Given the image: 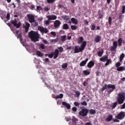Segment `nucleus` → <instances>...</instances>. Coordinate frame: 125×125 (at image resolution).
I'll use <instances>...</instances> for the list:
<instances>
[{"label":"nucleus","instance_id":"nucleus-1","mask_svg":"<svg viewBox=\"0 0 125 125\" xmlns=\"http://www.w3.org/2000/svg\"><path fill=\"white\" fill-rule=\"evenodd\" d=\"M78 43H82L81 47L79 48L78 46H75L74 53H79V52H83V51L84 50L85 46H86V41H83V37L78 38Z\"/></svg>","mask_w":125,"mask_h":125},{"label":"nucleus","instance_id":"nucleus-2","mask_svg":"<svg viewBox=\"0 0 125 125\" xmlns=\"http://www.w3.org/2000/svg\"><path fill=\"white\" fill-rule=\"evenodd\" d=\"M107 88H111L108 90L107 93L108 94H111L113 91H114V89H116V86L114 84H109L107 85V84H104L101 90V92H103L105 89H107Z\"/></svg>","mask_w":125,"mask_h":125},{"label":"nucleus","instance_id":"nucleus-3","mask_svg":"<svg viewBox=\"0 0 125 125\" xmlns=\"http://www.w3.org/2000/svg\"><path fill=\"white\" fill-rule=\"evenodd\" d=\"M28 34L29 38L32 42H39V33L38 32L31 31L29 32Z\"/></svg>","mask_w":125,"mask_h":125},{"label":"nucleus","instance_id":"nucleus-4","mask_svg":"<svg viewBox=\"0 0 125 125\" xmlns=\"http://www.w3.org/2000/svg\"><path fill=\"white\" fill-rule=\"evenodd\" d=\"M117 103L118 104H123L125 100V93H119L117 94Z\"/></svg>","mask_w":125,"mask_h":125},{"label":"nucleus","instance_id":"nucleus-5","mask_svg":"<svg viewBox=\"0 0 125 125\" xmlns=\"http://www.w3.org/2000/svg\"><path fill=\"white\" fill-rule=\"evenodd\" d=\"M80 109L81 110L79 112V115L81 117H86L88 114V109L83 107H80Z\"/></svg>","mask_w":125,"mask_h":125},{"label":"nucleus","instance_id":"nucleus-6","mask_svg":"<svg viewBox=\"0 0 125 125\" xmlns=\"http://www.w3.org/2000/svg\"><path fill=\"white\" fill-rule=\"evenodd\" d=\"M10 23L12 25H13L14 27H16L17 28L21 27V22H19L17 23V20L16 19H15L14 20H11Z\"/></svg>","mask_w":125,"mask_h":125},{"label":"nucleus","instance_id":"nucleus-7","mask_svg":"<svg viewBox=\"0 0 125 125\" xmlns=\"http://www.w3.org/2000/svg\"><path fill=\"white\" fill-rule=\"evenodd\" d=\"M118 120H124L125 118V111L120 112L115 117Z\"/></svg>","mask_w":125,"mask_h":125},{"label":"nucleus","instance_id":"nucleus-8","mask_svg":"<svg viewBox=\"0 0 125 125\" xmlns=\"http://www.w3.org/2000/svg\"><path fill=\"white\" fill-rule=\"evenodd\" d=\"M118 47V42L117 41H114L113 42V46L110 47V51L111 52H113V51H115L117 48Z\"/></svg>","mask_w":125,"mask_h":125},{"label":"nucleus","instance_id":"nucleus-9","mask_svg":"<svg viewBox=\"0 0 125 125\" xmlns=\"http://www.w3.org/2000/svg\"><path fill=\"white\" fill-rule=\"evenodd\" d=\"M27 18L30 23H33L35 22V16L32 14H28Z\"/></svg>","mask_w":125,"mask_h":125},{"label":"nucleus","instance_id":"nucleus-10","mask_svg":"<svg viewBox=\"0 0 125 125\" xmlns=\"http://www.w3.org/2000/svg\"><path fill=\"white\" fill-rule=\"evenodd\" d=\"M38 30L41 32V33H44L45 34H47L48 32V30L47 28H44L42 26H39Z\"/></svg>","mask_w":125,"mask_h":125},{"label":"nucleus","instance_id":"nucleus-11","mask_svg":"<svg viewBox=\"0 0 125 125\" xmlns=\"http://www.w3.org/2000/svg\"><path fill=\"white\" fill-rule=\"evenodd\" d=\"M46 18L50 20V21L51 20H56V19H57V16L55 15H48L47 16Z\"/></svg>","mask_w":125,"mask_h":125},{"label":"nucleus","instance_id":"nucleus-12","mask_svg":"<svg viewBox=\"0 0 125 125\" xmlns=\"http://www.w3.org/2000/svg\"><path fill=\"white\" fill-rule=\"evenodd\" d=\"M61 25V21L59 20H56L54 23V26L55 28H59Z\"/></svg>","mask_w":125,"mask_h":125},{"label":"nucleus","instance_id":"nucleus-13","mask_svg":"<svg viewBox=\"0 0 125 125\" xmlns=\"http://www.w3.org/2000/svg\"><path fill=\"white\" fill-rule=\"evenodd\" d=\"M101 39H102V38H101L100 36L96 35L94 38V42L97 43L100 42H101Z\"/></svg>","mask_w":125,"mask_h":125},{"label":"nucleus","instance_id":"nucleus-14","mask_svg":"<svg viewBox=\"0 0 125 125\" xmlns=\"http://www.w3.org/2000/svg\"><path fill=\"white\" fill-rule=\"evenodd\" d=\"M53 54L54 55V59H56V58L58 57V55H59V51L58 50V49H55Z\"/></svg>","mask_w":125,"mask_h":125},{"label":"nucleus","instance_id":"nucleus-15","mask_svg":"<svg viewBox=\"0 0 125 125\" xmlns=\"http://www.w3.org/2000/svg\"><path fill=\"white\" fill-rule=\"evenodd\" d=\"M93 66H94V62H93V61H90L87 63V67H88V68H89L90 69L92 68Z\"/></svg>","mask_w":125,"mask_h":125},{"label":"nucleus","instance_id":"nucleus-16","mask_svg":"<svg viewBox=\"0 0 125 125\" xmlns=\"http://www.w3.org/2000/svg\"><path fill=\"white\" fill-rule=\"evenodd\" d=\"M88 61V59L86 58L84 61H83L80 63V66L81 67H83L86 64V62Z\"/></svg>","mask_w":125,"mask_h":125},{"label":"nucleus","instance_id":"nucleus-17","mask_svg":"<svg viewBox=\"0 0 125 125\" xmlns=\"http://www.w3.org/2000/svg\"><path fill=\"white\" fill-rule=\"evenodd\" d=\"M62 105H63V106H65L66 108H67V109H71V105H70V104L66 103V102H62Z\"/></svg>","mask_w":125,"mask_h":125},{"label":"nucleus","instance_id":"nucleus-18","mask_svg":"<svg viewBox=\"0 0 125 125\" xmlns=\"http://www.w3.org/2000/svg\"><path fill=\"white\" fill-rule=\"evenodd\" d=\"M108 59V56L104 55L103 57L101 58L100 59V60L102 61V62H106L107 61V60Z\"/></svg>","mask_w":125,"mask_h":125},{"label":"nucleus","instance_id":"nucleus-19","mask_svg":"<svg viewBox=\"0 0 125 125\" xmlns=\"http://www.w3.org/2000/svg\"><path fill=\"white\" fill-rule=\"evenodd\" d=\"M113 119V115H109L108 116L107 118L105 119L106 122H111V120Z\"/></svg>","mask_w":125,"mask_h":125},{"label":"nucleus","instance_id":"nucleus-20","mask_svg":"<svg viewBox=\"0 0 125 125\" xmlns=\"http://www.w3.org/2000/svg\"><path fill=\"white\" fill-rule=\"evenodd\" d=\"M71 21L72 23H73V24H75V25H77L78 20H77V19H76L75 18H71Z\"/></svg>","mask_w":125,"mask_h":125},{"label":"nucleus","instance_id":"nucleus-21","mask_svg":"<svg viewBox=\"0 0 125 125\" xmlns=\"http://www.w3.org/2000/svg\"><path fill=\"white\" fill-rule=\"evenodd\" d=\"M118 72H123V71H125V67L124 66H120L117 69Z\"/></svg>","mask_w":125,"mask_h":125},{"label":"nucleus","instance_id":"nucleus-22","mask_svg":"<svg viewBox=\"0 0 125 125\" xmlns=\"http://www.w3.org/2000/svg\"><path fill=\"white\" fill-rule=\"evenodd\" d=\"M118 43L119 46H122V44H123V39L122 38H119L118 39Z\"/></svg>","mask_w":125,"mask_h":125},{"label":"nucleus","instance_id":"nucleus-23","mask_svg":"<svg viewBox=\"0 0 125 125\" xmlns=\"http://www.w3.org/2000/svg\"><path fill=\"white\" fill-rule=\"evenodd\" d=\"M61 41L62 42H64L66 41V39H67V36L63 35L61 37Z\"/></svg>","mask_w":125,"mask_h":125},{"label":"nucleus","instance_id":"nucleus-24","mask_svg":"<svg viewBox=\"0 0 125 125\" xmlns=\"http://www.w3.org/2000/svg\"><path fill=\"white\" fill-rule=\"evenodd\" d=\"M125 58V54L122 53L120 55V62H122L124 59Z\"/></svg>","mask_w":125,"mask_h":125},{"label":"nucleus","instance_id":"nucleus-25","mask_svg":"<svg viewBox=\"0 0 125 125\" xmlns=\"http://www.w3.org/2000/svg\"><path fill=\"white\" fill-rule=\"evenodd\" d=\"M106 61V62L105 63V66H108V65L112 63V60L111 59H107Z\"/></svg>","mask_w":125,"mask_h":125},{"label":"nucleus","instance_id":"nucleus-26","mask_svg":"<svg viewBox=\"0 0 125 125\" xmlns=\"http://www.w3.org/2000/svg\"><path fill=\"white\" fill-rule=\"evenodd\" d=\"M89 113L91 115H95L96 114V111L94 109H91L89 110Z\"/></svg>","mask_w":125,"mask_h":125},{"label":"nucleus","instance_id":"nucleus-27","mask_svg":"<svg viewBox=\"0 0 125 125\" xmlns=\"http://www.w3.org/2000/svg\"><path fill=\"white\" fill-rule=\"evenodd\" d=\"M79 120L77 118H74L72 119V124L73 125H77V122Z\"/></svg>","mask_w":125,"mask_h":125},{"label":"nucleus","instance_id":"nucleus-28","mask_svg":"<svg viewBox=\"0 0 125 125\" xmlns=\"http://www.w3.org/2000/svg\"><path fill=\"white\" fill-rule=\"evenodd\" d=\"M63 30H68L69 29V25L67 23H64L63 25Z\"/></svg>","mask_w":125,"mask_h":125},{"label":"nucleus","instance_id":"nucleus-29","mask_svg":"<svg viewBox=\"0 0 125 125\" xmlns=\"http://www.w3.org/2000/svg\"><path fill=\"white\" fill-rule=\"evenodd\" d=\"M83 74H84V75L85 76H88V75H90V72L88 71L87 70H83Z\"/></svg>","mask_w":125,"mask_h":125},{"label":"nucleus","instance_id":"nucleus-30","mask_svg":"<svg viewBox=\"0 0 125 125\" xmlns=\"http://www.w3.org/2000/svg\"><path fill=\"white\" fill-rule=\"evenodd\" d=\"M74 106L76 107H78V108H80V105H81V104L78 102H74L73 103Z\"/></svg>","mask_w":125,"mask_h":125},{"label":"nucleus","instance_id":"nucleus-31","mask_svg":"<svg viewBox=\"0 0 125 125\" xmlns=\"http://www.w3.org/2000/svg\"><path fill=\"white\" fill-rule=\"evenodd\" d=\"M103 53H104V50H102V51H100L98 52V55L99 56V57H101V56L103 55Z\"/></svg>","mask_w":125,"mask_h":125},{"label":"nucleus","instance_id":"nucleus-32","mask_svg":"<svg viewBox=\"0 0 125 125\" xmlns=\"http://www.w3.org/2000/svg\"><path fill=\"white\" fill-rule=\"evenodd\" d=\"M117 105H118V103L115 102L113 103L111 105L112 109H115V108L117 107Z\"/></svg>","mask_w":125,"mask_h":125},{"label":"nucleus","instance_id":"nucleus-33","mask_svg":"<svg viewBox=\"0 0 125 125\" xmlns=\"http://www.w3.org/2000/svg\"><path fill=\"white\" fill-rule=\"evenodd\" d=\"M74 92L77 97H80V95H81V92L80 91L74 90Z\"/></svg>","mask_w":125,"mask_h":125},{"label":"nucleus","instance_id":"nucleus-34","mask_svg":"<svg viewBox=\"0 0 125 125\" xmlns=\"http://www.w3.org/2000/svg\"><path fill=\"white\" fill-rule=\"evenodd\" d=\"M36 54H37V55L39 56V57H42V56H43V55L42 54V53L40 51H38L36 52Z\"/></svg>","mask_w":125,"mask_h":125},{"label":"nucleus","instance_id":"nucleus-35","mask_svg":"<svg viewBox=\"0 0 125 125\" xmlns=\"http://www.w3.org/2000/svg\"><path fill=\"white\" fill-rule=\"evenodd\" d=\"M24 28L29 29L30 28V23L28 22L25 23V25H23Z\"/></svg>","mask_w":125,"mask_h":125},{"label":"nucleus","instance_id":"nucleus-36","mask_svg":"<svg viewBox=\"0 0 125 125\" xmlns=\"http://www.w3.org/2000/svg\"><path fill=\"white\" fill-rule=\"evenodd\" d=\"M62 67V69H66V68L68 67V63H63Z\"/></svg>","mask_w":125,"mask_h":125},{"label":"nucleus","instance_id":"nucleus-37","mask_svg":"<svg viewBox=\"0 0 125 125\" xmlns=\"http://www.w3.org/2000/svg\"><path fill=\"white\" fill-rule=\"evenodd\" d=\"M32 25L34 27H37V26H38V25H39V23H38V22L36 21H34L33 22H32Z\"/></svg>","mask_w":125,"mask_h":125},{"label":"nucleus","instance_id":"nucleus-38","mask_svg":"<svg viewBox=\"0 0 125 125\" xmlns=\"http://www.w3.org/2000/svg\"><path fill=\"white\" fill-rule=\"evenodd\" d=\"M64 20H66V21H68V20H70V17L68 16H64L63 17Z\"/></svg>","mask_w":125,"mask_h":125},{"label":"nucleus","instance_id":"nucleus-39","mask_svg":"<svg viewBox=\"0 0 125 125\" xmlns=\"http://www.w3.org/2000/svg\"><path fill=\"white\" fill-rule=\"evenodd\" d=\"M55 2V0H47V3H54Z\"/></svg>","mask_w":125,"mask_h":125},{"label":"nucleus","instance_id":"nucleus-40","mask_svg":"<svg viewBox=\"0 0 125 125\" xmlns=\"http://www.w3.org/2000/svg\"><path fill=\"white\" fill-rule=\"evenodd\" d=\"M87 84H88V81H84L83 83V86H87Z\"/></svg>","mask_w":125,"mask_h":125},{"label":"nucleus","instance_id":"nucleus-41","mask_svg":"<svg viewBox=\"0 0 125 125\" xmlns=\"http://www.w3.org/2000/svg\"><path fill=\"white\" fill-rule=\"evenodd\" d=\"M81 105H83V106H86L87 105V103L85 102V101H84L81 103Z\"/></svg>","mask_w":125,"mask_h":125},{"label":"nucleus","instance_id":"nucleus-42","mask_svg":"<svg viewBox=\"0 0 125 125\" xmlns=\"http://www.w3.org/2000/svg\"><path fill=\"white\" fill-rule=\"evenodd\" d=\"M108 23L111 25H112V18L109 17L108 18Z\"/></svg>","mask_w":125,"mask_h":125},{"label":"nucleus","instance_id":"nucleus-43","mask_svg":"<svg viewBox=\"0 0 125 125\" xmlns=\"http://www.w3.org/2000/svg\"><path fill=\"white\" fill-rule=\"evenodd\" d=\"M58 48L60 52H63V51L64 50V49L63 48V47L61 46V47H59Z\"/></svg>","mask_w":125,"mask_h":125},{"label":"nucleus","instance_id":"nucleus-44","mask_svg":"<svg viewBox=\"0 0 125 125\" xmlns=\"http://www.w3.org/2000/svg\"><path fill=\"white\" fill-rule=\"evenodd\" d=\"M45 45L43 44H40V47H41V48L42 49H45Z\"/></svg>","mask_w":125,"mask_h":125},{"label":"nucleus","instance_id":"nucleus-45","mask_svg":"<svg viewBox=\"0 0 125 125\" xmlns=\"http://www.w3.org/2000/svg\"><path fill=\"white\" fill-rule=\"evenodd\" d=\"M115 66L116 67V68H119L120 67V66H121V62H117L116 64H115Z\"/></svg>","mask_w":125,"mask_h":125},{"label":"nucleus","instance_id":"nucleus-46","mask_svg":"<svg viewBox=\"0 0 125 125\" xmlns=\"http://www.w3.org/2000/svg\"><path fill=\"white\" fill-rule=\"evenodd\" d=\"M46 55H48L49 58H52L53 57V53L50 54H45V56H46Z\"/></svg>","mask_w":125,"mask_h":125},{"label":"nucleus","instance_id":"nucleus-47","mask_svg":"<svg viewBox=\"0 0 125 125\" xmlns=\"http://www.w3.org/2000/svg\"><path fill=\"white\" fill-rule=\"evenodd\" d=\"M96 26L94 24H92L91 27V30L92 31H94L95 30Z\"/></svg>","mask_w":125,"mask_h":125},{"label":"nucleus","instance_id":"nucleus-48","mask_svg":"<svg viewBox=\"0 0 125 125\" xmlns=\"http://www.w3.org/2000/svg\"><path fill=\"white\" fill-rule=\"evenodd\" d=\"M6 18L8 20H10V14H9V13H7Z\"/></svg>","mask_w":125,"mask_h":125},{"label":"nucleus","instance_id":"nucleus-49","mask_svg":"<svg viewBox=\"0 0 125 125\" xmlns=\"http://www.w3.org/2000/svg\"><path fill=\"white\" fill-rule=\"evenodd\" d=\"M122 13H123V14H124V13H125V5H123V6H122Z\"/></svg>","mask_w":125,"mask_h":125},{"label":"nucleus","instance_id":"nucleus-50","mask_svg":"<svg viewBox=\"0 0 125 125\" xmlns=\"http://www.w3.org/2000/svg\"><path fill=\"white\" fill-rule=\"evenodd\" d=\"M17 38L18 39H20L21 42V41H22V35H21V34H19V35H18Z\"/></svg>","mask_w":125,"mask_h":125},{"label":"nucleus","instance_id":"nucleus-51","mask_svg":"<svg viewBox=\"0 0 125 125\" xmlns=\"http://www.w3.org/2000/svg\"><path fill=\"white\" fill-rule=\"evenodd\" d=\"M45 24L47 25H49L50 24V21L48 19V20L45 21Z\"/></svg>","mask_w":125,"mask_h":125},{"label":"nucleus","instance_id":"nucleus-52","mask_svg":"<svg viewBox=\"0 0 125 125\" xmlns=\"http://www.w3.org/2000/svg\"><path fill=\"white\" fill-rule=\"evenodd\" d=\"M71 28L72 30H77V28L75 25H71Z\"/></svg>","mask_w":125,"mask_h":125},{"label":"nucleus","instance_id":"nucleus-53","mask_svg":"<svg viewBox=\"0 0 125 125\" xmlns=\"http://www.w3.org/2000/svg\"><path fill=\"white\" fill-rule=\"evenodd\" d=\"M51 35H52V36H53L54 37H56V33L55 32H51Z\"/></svg>","mask_w":125,"mask_h":125},{"label":"nucleus","instance_id":"nucleus-54","mask_svg":"<svg viewBox=\"0 0 125 125\" xmlns=\"http://www.w3.org/2000/svg\"><path fill=\"white\" fill-rule=\"evenodd\" d=\"M42 6H37V9H36V10H42Z\"/></svg>","mask_w":125,"mask_h":125},{"label":"nucleus","instance_id":"nucleus-55","mask_svg":"<svg viewBox=\"0 0 125 125\" xmlns=\"http://www.w3.org/2000/svg\"><path fill=\"white\" fill-rule=\"evenodd\" d=\"M35 8H36V6H35V5L31 4V7L30 8V9H31V10H34Z\"/></svg>","mask_w":125,"mask_h":125},{"label":"nucleus","instance_id":"nucleus-56","mask_svg":"<svg viewBox=\"0 0 125 125\" xmlns=\"http://www.w3.org/2000/svg\"><path fill=\"white\" fill-rule=\"evenodd\" d=\"M72 110L73 112H77L78 108H77V107H72Z\"/></svg>","mask_w":125,"mask_h":125},{"label":"nucleus","instance_id":"nucleus-57","mask_svg":"<svg viewBox=\"0 0 125 125\" xmlns=\"http://www.w3.org/2000/svg\"><path fill=\"white\" fill-rule=\"evenodd\" d=\"M44 10H45V11H49V8H48V6H45L44 8Z\"/></svg>","mask_w":125,"mask_h":125},{"label":"nucleus","instance_id":"nucleus-58","mask_svg":"<svg viewBox=\"0 0 125 125\" xmlns=\"http://www.w3.org/2000/svg\"><path fill=\"white\" fill-rule=\"evenodd\" d=\"M113 121L114 122V123H120V120L117 119H113Z\"/></svg>","mask_w":125,"mask_h":125},{"label":"nucleus","instance_id":"nucleus-59","mask_svg":"<svg viewBox=\"0 0 125 125\" xmlns=\"http://www.w3.org/2000/svg\"><path fill=\"white\" fill-rule=\"evenodd\" d=\"M66 49L68 50L74 49V47L73 46H68L66 48Z\"/></svg>","mask_w":125,"mask_h":125},{"label":"nucleus","instance_id":"nucleus-60","mask_svg":"<svg viewBox=\"0 0 125 125\" xmlns=\"http://www.w3.org/2000/svg\"><path fill=\"white\" fill-rule=\"evenodd\" d=\"M58 42V38L52 40V42Z\"/></svg>","mask_w":125,"mask_h":125},{"label":"nucleus","instance_id":"nucleus-61","mask_svg":"<svg viewBox=\"0 0 125 125\" xmlns=\"http://www.w3.org/2000/svg\"><path fill=\"white\" fill-rule=\"evenodd\" d=\"M42 42H43V43H45V44H47V43H48V42H47V41H46V40H43Z\"/></svg>","mask_w":125,"mask_h":125},{"label":"nucleus","instance_id":"nucleus-62","mask_svg":"<svg viewBox=\"0 0 125 125\" xmlns=\"http://www.w3.org/2000/svg\"><path fill=\"white\" fill-rule=\"evenodd\" d=\"M120 109H125V103L123 104L122 106L120 107Z\"/></svg>","mask_w":125,"mask_h":125},{"label":"nucleus","instance_id":"nucleus-63","mask_svg":"<svg viewBox=\"0 0 125 125\" xmlns=\"http://www.w3.org/2000/svg\"><path fill=\"white\" fill-rule=\"evenodd\" d=\"M58 7H59L60 8H64V6L62 4H59L58 5Z\"/></svg>","mask_w":125,"mask_h":125},{"label":"nucleus","instance_id":"nucleus-64","mask_svg":"<svg viewBox=\"0 0 125 125\" xmlns=\"http://www.w3.org/2000/svg\"><path fill=\"white\" fill-rule=\"evenodd\" d=\"M64 95H63V94H60V95H59V96L60 97V99H62L63 98V96Z\"/></svg>","mask_w":125,"mask_h":125}]
</instances>
